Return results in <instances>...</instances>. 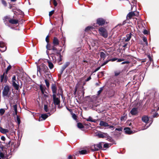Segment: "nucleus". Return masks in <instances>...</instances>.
<instances>
[{
    "instance_id": "obj_1",
    "label": "nucleus",
    "mask_w": 159,
    "mask_h": 159,
    "mask_svg": "<svg viewBox=\"0 0 159 159\" xmlns=\"http://www.w3.org/2000/svg\"><path fill=\"white\" fill-rule=\"evenodd\" d=\"M15 145L11 143V148H10V152L8 154H7V149L6 148H3L2 151L0 152V159H8L11 157L9 156L11 154V152H13L14 150V147Z\"/></svg>"
},
{
    "instance_id": "obj_2",
    "label": "nucleus",
    "mask_w": 159,
    "mask_h": 159,
    "mask_svg": "<svg viewBox=\"0 0 159 159\" xmlns=\"http://www.w3.org/2000/svg\"><path fill=\"white\" fill-rule=\"evenodd\" d=\"M37 73L39 72L40 76L42 75L43 73L48 72V69L47 66L44 64H42L39 66H37ZM38 75V73H37Z\"/></svg>"
},
{
    "instance_id": "obj_3",
    "label": "nucleus",
    "mask_w": 159,
    "mask_h": 159,
    "mask_svg": "<svg viewBox=\"0 0 159 159\" xmlns=\"http://www.w3.org/2000/svg\"><path fill=\"white\" fill-rule=\"evenodd\" d=\"M3 97H9L11 94L10 89L8 85L5 86L3 89L2 92Z\"/></svg>"
},
{
    "instance_id": "obj_4",
    "label": "nucleus",
    "mask_w": 159,
    "mask_h": 159,
    "mask_svg": "<svg viewBox=\"0 0 159 159\" xmlns=\"http://www.w3.org/2000/svg\"><path fill=\"white\" fill-rule=\"evenodd\" d=\"M102 142H100L98 144H94L91 147V149L92 151H98L101 149L102 147Z\"/></svg>"
},
{
    "instance_id": "obj_5",
    "label": "nucleus",
    "mask_w": 159,
    "mask_h": 159,
    "mask_svg": "<svg viewBox=\"0 0 159 159\" xmlns=\"http://www.w3.org/2000/svg\"><path fill=\"white\" fill-rule=\"evenodd\" d=\"M96 135L99 138H107L108 137V135L107 133L101 132L96 133Z\"/></svg>"
},
{
    "instance_id": "obj_6",
    "label": "nucleus",
    "mask_w": 159,
    "mask_h": 159,
    "mask_svg": "<svg viewBox=\"0 0 159 159\" xmlns=\"http://www.w3.org/2000/svg\"><path fill=\"white\" fill-rule=\"evenodd\" d=\"M100 34L103 37L106 38L107 36V34L106 30L103 27L99 29Z\"/></svg>"
},
{
    "instance_id": "obj_7",
    "label": "nucleus",
    "mask_w": 159,
    "mask_h": 159,
    "mask_svg": "<svg viewBox=\"0 0 159 159\" xmlns=\"http://www.w3.org/2000/svg\"><path fill=\"white\" fill-rule=\"evenodd\" d=\"M137 14H136V13H135L134 11H131L129 12L127 15V19H131L133 16H138L139 15V12H137Z\"/></svg>"
},
{
    "instance_id": "obj_8",
    "label": "nucleus",
    "mask_w": 159,
    "mask_h": 159,
    "mask_svg": "<svg viewBox=\"0 0 159 159\" xmlns=\"http://www.w3.org/2000/svg\"><path fill=\"white\" fill-rule=\"evenodd\" d=\"M53 101L55 105H58L60 103V97H57L56 94H53Z\"/></svg>"
},
{
    "instance_id": "obj_9",
    "label": "nucleus",
    "mask_w": 159,
    "mask_h": 159,
    "mask_svg": "<svg viewBox=\"0 0 159 159\" xmlns=\"http://www.w3.org/2000/svg\"><path fill=\"white\" fill-rule=\"evenodd\" d=\"M0 50L3 52L6 50V47L5 43L2 42H0Z\"/></svg>"
},
{
    "instance_id": "obj_10",
    "label": "nucleus",
    "mask_w": 159,
    "mask_h": 159,
    "mask_svg": "<svg viewBox=\"0 0 159 159\" xmlns=\"http://www.w3.org/2000/svg\"><path fill=\"white\" fill-rule=\"evenodd\" d=\"M124 130L126 134H130L133 133V132L130 129L129 127L124 128Z\"/></svg>"
},
{
    "instance_id": "obj_11",
    "label": "nucleus",
    "mask_w": 159,
    "mask_h": 159,
    "mask_svg": "<svg viewBox=\"0 0 159 159\" xmlns=\"http://www.w3.org/2000/svg\"><path fill=\"white\" fill-rule=\"evenodd\" d=\"M10 19H10V18L8 16H6L4 17L3 20L4 22L6 25H8V22H9V20H10Z\"/></svg>"
},
{
    "instance_id": "obj_12",
    "label": "nucleus",
    "mask_w": 159,
    "mask_h": 159,
    "mask_svg": "<svg viewBox=\"0 0 159 159\" xmlns=\"http://www.w3.org/2000/svg\"><path fill=\"white\" fill-rule=\"evenodd\" d=\"M48 116L46 114H42L39 117V121L45 120L48 117Z\"/></svg>"
},
{
    "instance_id": "obj_13",
    "label": "nucleus",
    "mask_w": 159,
    "mask_h": 159,
    "mask_svg": "<svg viewBox=\"0 0 159 159\" xmlns=\"http://www.w3.org/2000/svg\"><path fill=\"white\" fill-rule=\"evenodd\" d=\"M13 86L14 87L15 89L17 90H19V84L18 82H16V81L12 82Z\"/></svg>"
},
{
    "instance_id": "obj_14",
    "label": "nucleus",
    "mask_w": 159,
    "mask_h": 159,
    "mask_svg": "<svg viewBox=\"0 0 159 159\" xmlns=\"http://www.w3.org/2000/svg\"><path fill=\"white\" fill-rule=\"evenodd\" d=\"M53 43L54 46H57L59 44V41L57 38L54 37L53 39Z\"/></svg>"
},
{
    "instance_id": "obj_15",
    "label": "nucleus",
    "mask_w": 159,
    "mask_h": 159,
    "mask_svg": "<svg viewBox=\"0 0 159 159\" xmlns=\"http://www.w3.org/2000/svg\"><path fill=\"white\" fill-rule=\"evenodd\" d=\"M97 23L99 25H104L105 23V21L102 18H99L97 20Z\"/></svg>"
},
{
    "instance_id": "obj_16",
    "label": "nucleus",
    "mask_w": 159,
    "mask_h": 159,
    "mask_svg": "<svg viewBox=\"0 0 159 159\" xmlns=\"http://www.w3.org/2000/svg\"><path fill=\"white\" fill-rule=\"evenodd\" d=\"M138 112V108L136 107L133 108L131 110L130 113L132 115H136Z\"/></svg>"
},
{
    "instance_id": "obj_17",
    "label": "nucleus",
    "mask_w": 159,
    "mask_h": 159,
    "mask_svg": "<svg viewBox=\"0 0 159 159\" xmlns=\"http://www.w3.org/2000/svg\"><path fill=\"white\" fill-rule=\"evenodd\" d=\"M52 90L53 94H56L57 91V88L55 84H53L52 85Z\"/></svg>"
},
{
    "instance_id": "obj_18",
    "label": "nucleus",
    "mask_w": 159,
    "mask_h": 159,
    "mask_svg": "<svg viewBox=\"0 0 159 159\" xmlns=\"http://www.w3.org/2000/svg\"><path fill=\"white\" fill-rule=\"evenodd\" d=\"M70 63L69 62H66L61 68V73L63 72L64 70L70 65Z\"/></svg>"
},
{
    "instance_id": "obj_19",
    "label": "nucleus",
    "mask_w": 159,
    "mask_h": 159,
    "mask_svg": "<svg viewBox=\"0 0 159 159\" xmlns=\"http://www.w3.org/2000/svg\"><path fill=\"white\" fill-rule=\"evenodd\" d=\"M132 35L133 34L131 33L127 34L126 35V37L127 38L125 39V41L126 42H127L130 40Z\"/></svg>"
},
{
    "instance_id": "obj_20",
    "label": "nucleus",
    "mask_w": 159,
    "mask_h": 159,
    "mask_svg": "<svg viewBox=\"0 0 159 159\" xmlns=\"http://www.w3.org/2000/svg\"><path fill=\"white\" fill-rule=\"evenodd\" d=\"M142 120L143 122H144L146 123H147L149 121V118L147 116H143L142 117Z\"/></svg>"
},
{
    "instance_id": "obj_21",
    "label": "nucleus",
    "mask_w": 159,
    "mask_h": 159,
    "mask_svg": "<svg viewBox=\"0 0 159 159\" xmlns=\"http://www.w3.org/2000/svg\"><path fill=\"white\" fill-rule=\"evenodd\" d=\"M99 125L101 126H103L104 127H107L109 126L108 124L103 121H101L99 124Z\"/></svg>"
},
{
    "instance_id": "obj_22",
    "label": "nucleus",
    "mask_w": 159,
    "mask_h": 159,
    "mask_svg": "<svg viewBox=\"0 0 159 159\" xmlns=\"http://www.w3.org/2000/svg\"><path fill=\"white\" fill-rule=\"evenodd\" d=\"M9 23L12 24H16L18 23V20H17L10 19L9 20Z\"/></svg>"
},
{
    "instance_id": "obj_23",
    "label": "nucleus",
    "mask_w": 159,
    "mask_h": 159,
    "mask_svg": "<svg viewBox=\"0 0 159 159\" xmlns=\"http://www.w3.org/2000/svg\"><path fill=\"white\" fill-rule=\"evenodd\" d=\"M127 118V115L125 113L123 114V116L120 118V120L121 121H123L125 120Z\"/></svg>"
},
{
    "instance_id": "obj_24",
    "label": "nucleus",
    "mask_w": 159,
    "mask_h": 159,
    "mask_svg": "<svg viewBox=\"0 0 159 159\" xmlns=\"http://www.w3.org/2000/svg\"><path fill=\"white\" fill-rule=\"evenodd\" d=\"M0 132L3 134L9 132V130L7 129H4L0 127Z\"/></svg>"
},
{
    "instance_id": "obj_25",
    "label": "nucleus",
    "mask_w": 159,
    "mask_h": 159,
    "mask_svg": "<svg viewBox=\"0 0 159 159\" xmlns=\"http://www.w3.org/2000/svg\"><path fill=\"white\" fill-rule=\"evenodd\" d=\"M86 120L88 121H91L93 122H96V120H95L93 119L90 116L89 117L86 119Z\"/></svg>"
},
{
    "instance_id": "obj_26",
    "label": "nucleus",
    "mask_w": 159,
    "mask_h": 159,
    "mask_svg": "<svg viewBox=\"0 0 159 159\" xmlns=\"http://www.w3.org/2000/svg\"><path fill=\"white\" fill-rule=\"evenodd\" d=\"M40 89L42 94H44L45 90L44 87L43 85H41L40 86Z\"/></svg>"
},
{
    "instance_id": "obj_27",
    "label": "nucleus",
    "mask_w": 159,
    "mask_h": 159,
    "mask_svg": "<svg viewBox=\"0 0 159 159\" xmlns=\"http://www.w3.org/2000/svg\"><path fill=\"white\" fill-rule=\"evenodd\" d=\"M79 152L81 154H85L87 153V151L86 150H83L79 151Z\"/></svg>"
},
{
    "instance_id": "obj_28",
    "label": "nucleus",
    "mask_w": 159,
    "mask_h": 159,
    "mask_svg": "<svg viewBox=\"0 0 159 159\" xmlns=\"http://www.w3.org/2000/svg\"><path fill=\"white\" fill-rule=\"evenodd\" d=\"M48 63L49 68L50 69H52L53 67V64L50 61H48Z\"/></svg>"
},
{
    "instance_id": "obj_29",
    "label": "nucleus",
    "mask_w": 159,
    "mask_h": 159,
    "mask_svg": "<svg viewBox=\"0 0 159 159\" xmlns=\"http://www.w3.org/2000/svg\"><path fill=\"white\" fill-rule=\"evenodd\" d=\"M13 107L14 109V111L15 112V113L16 115H17V106L16 105H15L13 106Z\"/></svg>"
},
{
    "instance_id": "obj_30",
    "label": "nucleus",
    "mask_w": 159,
    "mask_h": 159,
    "mask_svg": "<svg viewBox=\"0 0 159 159\" xmlns=\"http://www.w3.org/2000/svg\"><path fill=\"white\" fill-rule=\"evenodd\" d=\"M93 29V27L92 26H89L87 27L85 29V31H88L89 30Z\"/></svg>"
},
{
    "instance_id": "obj_31",
    "label": "nucleus",
    "mask_w": 159,
    "mask_h": 159,
    "mask_svg": "<svg viewBox=\"0 0 159 159\" xmlns=\"http://www.w3.org/2000/svg\"><path fill=\"white\" fill-rule=\"evenodd\" d=\"M104 86H103V87L100 88V90L98 92V93H97L98 95H99L100 94V93H101L102 92V90L104 89Z\"/></svg>"
},
{
    "instance_id": "obj_32",
    "label": "nucleus",
    "mask_w": 159,
    "mask_h": 159,
    "mask_svg": "<svg viewBox=\"0 0 159 159\" xmlns=\"http://www.w3.org/2000/svg\"><path fill=\"white\" fill-rule=\"evenodd\" d=\"M78 127L80 129H82L84 128V126L82 124L80 123H79L77 124Z\"/></svg>"
},
{
    "instance_id": "obj_33",
    "label": "nucleus",
    "mask_w": 159,
    "mask_h": 159,
    "mask_svg": "<svg viewBox=\"0 0 159 159\" xmlns=\"http://www.w3.org/2000/svg\"><path fill=\"white\" fill-rule=\"evenodd\" d=\"M105 55L104 52H100V57L101 58L104 59L105 57Z\"/></svg>"
},
{
    "instance_id": "obj_34",
    "label": "nucleus",
    "mask_w": 159,
    "mask_h": 159,
    "mask_svg": "<svg viewBox=\"0 0 159 159\" xmlns=\"http://www.w3.org/2000/svg\"><path fill=\"white\" fill-rule=\"evenodd\" d=\"M143 41L145 43L146 45L147 46L148 45V43L147 38L145 37H143Z\"/></svg>"
},
{
    "instance_id": "obj_35",
    "label": "nucleus",
    "mask_w": 159,
    "mask_h": 159,
    "mask_svg": "<svg viewBox=\"0 0 159 159\" xmlns=\"http://www.w3.org/2000/svg\"><path fill=\"white\" fill-rule=\"evenodd\" d=\"M5 110L4 109L2 108L0 109V115H3L5 113Z\"/></svg>"
},
{
    "instance_id": "obj_36",
    "label": "nucleus",
    "mask_w": 159,
    "mask_h": 159,
    "mask_svg": "<svg viewBox=\"0 0 159 159\" xmlns=\"http://www.w3.org/2000/svg\"><path fill=\"white\" fill-rule=\"evenodd\" d=\"M44 111L46 112H48L49 111V109H48V107L47 105H44Z\"/></svg>"
},
{
    "instance_id": "obj_37",
    "label": "nucleus",
    "mask_w": 159,
    "mask_h": 159,
    "mask_svg": "<svg viewBox=\"0 0 159 159\" xmlns=\"http://www.w3.org/2000/svg\"><path fill=\"white\" fill-rule=\"evenodd\" d=\"M58 93L57 94V95L59 96H60V95L62 93V89L61 88H59L58 90Z\"/></svg>"
},
{
    "instance_id": "obj_38",
    "label": "nucleus",
    "mask_w": 159,
    "mask_h": 159,
    "mask_svg": "<svg viewBox=\"0 0 159 159\" xmlns=\"http://www.w3.org/2000/svg\"><path fill=\"white\" fill-rule=\"evenodd\" d=\"M110 146H111L114 143V141L112 139V138L110 137Z\"/></svg>"
},
{
    "instance_id": "obj_39",
    "label": "nucleus",
    "mask_w": 159,
    "mask_h": 159,
    "mask_svg": "<svg viewBox=\"0 0 159 159\" xmlns=\"http://www.w3.org/2000/svg\"><path fill=\"white\" fill-rule=\"evenodd\" d=\"M52 49L53 51L54 52L57 53V49L54 46L52 47Z\"/></svg>"
},
{
    "instance_id": "obj_40",
    "label": "nucleus",
    "mask_w": 159,
    "mask_h": 159,
    "mask_svg": "<svg viewBox=\"0 0 159 159\" xmlns=\"http://www.w3.org/2000/svg\"><path fill=\"white\" fill-rule=\"evenodd\" d=\"M120 71H115V76H117L118 75H119V74H120Z\"/></svg>"
},
{
    "instance_id": "obj_41",
    "label": "nucleus",
    "mask_w": 159,
    "mask_h": 159,
    "mask_svg": "<svg viewBox=\"0 0 159 159\" xmlns=\"http://www.w3.org/2000/svg\"><path fill=\"white\" fill-rule=\"evenodd\" d=\"M4 78V73L1 76V82H2L3 81Z\"/></svg>"
},
{
    "instance_id": "obj_42",
    "label": "nucleus",
    "mask_w": 159,
    "mask_h": 159,
    "mask_svg": "<svg viewBox=\"0 0 159 159\" xmlns=\"http://www.w3.org/2000/svg\"><path fill=\"white\" fill-rule=\"evenodd\" d=\"M109 147V144L107 143H105L103 145V148H108Z\"/></svg>"
},
{
    "instance_id": "obj_43",
    "label": "nucleus",
    "mask_w": 159,
    "mask_h": 159,
    "mask_svg": "<svg viewBox=\"0 0 159 159\" xmlns=\"http://www.w3.org/2000/svg\"><path fill=\"white\" fill-rule=\"evenodd\" d=\"M158 113L157 112H156L152 116V118L157 117L158 116Z\"/></svg>"
},
{
    "instance_id": "obj_44",
    "label": "nucleus",
    "mask_w": 159,
    "mask_h": 159,
    "mask_svg": "<svg viewBox=\"0 0 159 159\" xmlns=\"http://www.w3.org/2000/svg\"><path fill=\"white\" fill-rule=\"evenodd\" d=\"M2 3L5 6H7V3L4 0H2L1 1Z\"/></svg>"
},
{
    "instance_id": "obj_45",
    "label": "nucleus",
    "mask_w": 159,
    "mask_h": 159,
    "mask_svg": "<svg viewBox=\"0 0 159 159\" xmlns=\"http://www.w3.org/2000/svg\"><path fill=\"white\" fill-rule=\"evenodd\" d=\"M128 45V43H125L124 45L123 46V47L124 48H128L129 47V45H128L129 47H128L127 46Z\"/></svg>"
},
{
    "instance_id": "obj_46",
    "label": "nucleus",
    "mask_w": 159,
    "mask_h": 159,
    "mask_svg": "<svg viewBox=\"0 0 159 159\" xmlns=\"http://www.w3.org/2000/svg\"><path fill=\"white\" fill-rule=\"evenodd\" d=\"M16 119L18 124V125H19L20 123V120L18 116H17Z\"/></svg>"
},
{
    "instance_id": "obj_47",
    "label": "nucleus",
    "mask_w": 159,
    "mask_h": 159,
    "mask_svg": "<svg viewBox=\"0 0 159 159\" xmlns=\"http://www.w3.org/2000/svg\"><path fill=\"white\" fill-rule=\"evenodd\" d=\"M45 82L47 86L48 87L49 85V84L48 81L47 80H45Z\"/></svg>"
},
{
    "instance_id": "obj_48",
    "label": "nucleus",
    "mask_w": 159,
    "mask_h": 159,
    "mask_svg": "<svg viewBox=\"0 0 159 159\" xmlns=\"http://www.w3.org/2000/svg\"><path fill=\"white\" fill-rule=\"evenodd\" d=\"M48 50H50L51 49H50V45L48 43H47V44L46 46Z\"/></svg>"
},
{
    "instance_id": "obj_49",
    "label": "nucleus",
    "mask_w": 159,
    "mask_h": 159,
    "mask_svg": "<svg viewBox=\"0 0 159 159\" xmlns=\"http://www.w3.org/2000/svg\"><path fill=\"white\" fill-rule=\"evenodd\" d=\"M122 128L121 127H120L119 128H116L115 129V130H118L119 131H121L122 130Z\"/></svg>"
},
{
    "instance_id": "obj_50",
    "label": "nucleus",
    "mask_w": 159,
    "mask_h": 159,
    "mask_svg": "<svg viewBox=\"0 0 159 159\" xmlns=\"http://www.w3.org/2000/svg\"><path fill=\"white\" fill-rule=\"evenodd\" d=\"M117 60V59L116 58H110V61H114Z\"/></svg>"
},
{
    "instance_id": "obj_51",
    "label": "nucleus",
    "mask_w": 159,
    "mask_h": 159,
    "mask_svg": "<svg viewBox=\"0 0 159 159\" xmlns=\"http://www.w3.org/2000/svg\"><path fill=\"white\" fill-rule=\"evenodd\" d=\"M12 82L16 81V77L15 75H14L12 79Z\"/></svg>"
},
{
    "instance_id": "obj_52",
    "label": "nucleus",
    "mask_w": 159,
    "mask_h": 159,
    "mask_svg": "<svg viewBox=\"0 0 159 159\" xmlns=\"http://www.w3.org/2000/svg\"><path fill=\"white\" fill-rule=\"evenodd\" d=\"M111 92V95L110 94V97H111V96H113L115 94V92L113 91V90H110V93Z\"/></svg>"
},
{
    "instance_id": "obj_53",
    "label": "nucleus",
    "mask_w": 159,
    "mask_h": 159,
    "mask_svg": "<svg viewBox=\"0 0 159 159\" xmlns=\"http://www.w3.org/2000/svg\"><path fill=\"white\" fill-rule=\"evenodd\" d=\"M54 10H52L50 11L49 13V16H51L54 13Z\"/></svg>"
},
{
    "instance_id": "obj_54",
    "label": "nucleus",
    "mask_w": 159,
    "mask_h": 159,
    "mask_svg": "<svg viewBox=\"0 0 159 159\" xmlns=\"http://www.w3.org/2000/svg\"><path fill=\"white\" fill-rule=\"evenodd\" d=\"M53 3L55 7L57 5V3L56 0H53Z\"/></svg>"
},
{
    "instance_id": "obj_55",
    "label": "nucleus",
    "mask_w": 159,
    "mask_h": 159,
    "mask_svg": "<svg viewBox=\"0 0 159 159\" xmlns=\"http://www.w3.org/2000/svg\"><path fill=\"white\" fill-rule=\"evenodd\" d=\"M148 58L149 60L150 61H153L152 59V57H151L150 55H148Z\"/></svg>"
},
{
    "instance_id": "obj_56",
    "label": "nucleus",
    "mask_w": 159,
    "mask_h": 159,
    "mask_svg": "<svg viewBox=\"0 0 159 159\" xmlns=\"http://www.w3.org/2000/svg\"><path fill=\"white\" fill-rule=\"evenodd\" d=\"M117 62H121L123 61H124V59H123L120 58V59H117Z\"/></svg>"
},
{
    "instance_id": "obj_57",
    "label": "nucleus",
    "mask_w": 159,
    "mask_h": 159,
    "mask_svg": "<svg viewBox=\"0 0 159 159\" xmlns=\"http://www.w3.org/2000/svg\"><path fill=\"white\" fill-rule=\"evenodd\" d=\"M143 33L145 34H148V31L147 30H144Z\"/></svg>"
},
{
    "instance_id": "obj_58",
    "label": "nucleus",
    "mask_w": 159,
    "mask_h": 159,
    "mask_svg": "<svg viewBox=\"0 0 159 159\" xmlns=\"http://www.w3.org/2000/svg\"><path fill=\"white\" fill-rule=\"evenodd\" d=\"M48 38L49 36L48 35L47 36L46 38V41L47 43H49Z\"/></svg>"
},
{
    "instance_id": "obj_59",
    "label": "nucleus",
    "mask_w": 159,
    "mask_h": 159,
    "mask_svg": "<svg viewBox=\"0 0 159 159\" xmlns=\"http://www.w3.org/2000/svg\"><path fill=\"white\" fill-rule=\"evenodd\" d=\"M11 68V66L10 65H9L8 66L6 70V72H7Z\"/></svg>"
},
{
    "instance_id": "obj_60",
    "label": "nucleus",
    "mask_w": 159,
    "mask_h": 159,
    "mask_svg": "<svg viewBox=\"0 0 159 159\" xmlns=\"http://www.w3.org/2000/svg\"><path fill=\"white\" fill-rule=\"evenodd\" d=\"M129 63V62L128 61H125L122 63V64H128Z\"/></svg>"
},
{
    "instance_id": "obj_61",
    "label": "nucleus",
    "mask_w": 159,
    "mask_h": 159,
    "mask_svg": "<svg viewBox=\"0 0 159 159\" xmlns=\"http://www.w3.org/2000/svg\"><path fill=\"white\" fill-rule=\"evenodd\" d=\"M101 68V66L98 67L94 71V72H96L99 70Z\"/></svg>"
},
{
    "instance_id": "obj_62",
    "label": "nucleus",
    "mask_w": 159,
    "mask_h": 159,
    "mask_svg": "<svg viewBox=\"0 0 159 159\" xmlns=\"http://www.w3.org/2000/svg\"><path fill=\"white\" fill-rule=\"evenodd\" d=\"M5 137L3 136H2L1 137V139L2 140H3V141H5Z\"/></svg>"
},
{
    "instance_id": "obj_63",
    "label": "nucleus",
    "mask_w": 159,
    "mask_h": 159,
    "mask_svg": "<svg viewBox=\"0 0 159 159\" xmlns=\"http://www.w3.org/2000/svg\"><path fill=\"white\" fill-rule=\"evenodd\" d=\"M91 77L90 76L86 80H85V81H89L90 80H91Z\"/></svg>"
},
{
    "instance_id": "obj_64",
    "label": "nucleus",
    "mask_w": 159,
    "mask_h": 159,
    "mask_svg": "<svg viewBox=\"0 0 159 159\" xmlns=\"http://www.w3.org/2000/svg\"><path fill=\"white\" fill-rule=\"evenodd\" d=\"M72 117L73 119L75 120L76 119V116L75 114H74L72 115Z\"/></svg>"
}]
</instances>
